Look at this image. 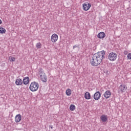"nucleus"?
Listing matches in <instances>:
<instances>
[{"mask_svg": "<svg viewBox=\"0 0 131 131\" xmlns=\"http://www.w3.org/2000/svg\"><path fill=\"white\" fill-rule=\"evenodd\" d=\"M106 52L102 50L100 52H98L95 53L92 57V59L90 60V63L92 66L97 67L100 65L102 63L103 60L105 59V54Z\"/></svg>", "mask_w": 131, "mask_h": 131, "instance_id": "nucleus-1", "label": "nucleus"}, {"mask_svg": "<svg viewBox=\"0 0 131 131\" xmlns=\"http://www.w3.org/2000/svg\"><path fill=\"white\" fill-rule=\"evenodd\" d=\"M38 88H39V84H38V83L34 81L31 83L29 89L31 92H36V91L38 90Z\"/></svg>", "mask_w": 131, "mask_h": 131, "instance_id": "nucleus-2", "label": "nucleus"}, {"mask_svg": "<svg viewBox=\"0 0 131 131\" xmlns=\"http://www.w3.org/2000/svg\"><path fill=\"white\" fill-rule=\"evenodd\" d=\"M108 59L110 61H115L117 59V54L114 52H111L108 55Z\"/></svg>", "mask_w": 131, "mask_h": 131, "instance_id": "nucleus-3", "label": "nucleus"}, {"mask_svg": "<svg viewBox=\"0 0 131 131\" xmlns=\"http://www.w3.org/2000/svg\"><path fill=\"white\" fill-rule=\"evenodd\" d=\"M83 9L84 11H89L91 7H92V4L91 3H88V2L84 3L83 5Z\"/></svg>", "mask_w": 131, "mask_h": 131, "instance_id": "nucleus-4", "label": "nucleus"}, {"mask_svg": "<svg viewBox=\"0 0 131 131\" xmlns=\"http://www.w3.org/2000/svg\"><path fill=\"white\" fill-rule=\"evenodd\" d=\"M93 98L94 100H96V101H98V100H99V99L101 98V93H100V92L99 91L96 92L94 94Z\"/></svg>", "mask_w": 131, "mask_h": 131, "instance_id": "nucleus-5", "label": "nucleus"}, {"mask_svg": "<svg viewBox=\"0 0 131 131\" xmlns=\"http://www.w3.org/2000/svg\"><path fill=\"white\" fill-rule=\"evenodd\" d=\"M103 96L105 99H109V98L111 97V92H110V90L105 91L103 94Z\"/></svg>", "mask_w": 131, "mask_h": 131, "instance_id": "nucleus-6", "label": "nucleus"}, {"mask_svg": "<svg viewBox=\"0 0 131 131\" xmlns=\"http://www.w3.org/2000/svg\"><path fill=\"white\" fill-rule=\"evenodd\" d=\"M126 90H127V87L126 86V85H120L119 86V90L120 91V92H121V93H124V92H125V91H126Z\"/></svg>", "mask_w": 131, "mask_h": 131, "instance_id": "nucleus-7", "label": "nucleus"}, {"mask_svg": "<svg viewBox=\"0 0 131 131\" xmlns=\"http://www.w3.org/2000/svg\"><path fill=\"white\" fill-rule=\"evenodd\" d=\"M57 40H58V35L53 34L51 36V41H52V42H56Z\"/></svg>", "mask_w": 131, "mask_h": 131, "instance_id": "nucleus-8", "label": "nucleus"}, {"mask_svg": "<svg viewBox=\"0 0 131 131\" xmlns=\"http://www.w3.org/2000/svg\"><path fill=\"white\" fill-rule=\"evenodd\" d=\"M105 36H106V34L104 32H101L97 35L98 38L100 39L105 38Z\"/></svg>", "mask_w": 131, "mask_h": 131, "instance_id": "nucleus-9", "label": "nucleus"}, {"mask_svg": "<svg viewBox=\"0 0 131 131\" xmlns=\"http://www.w3.org/2000/svg\"><path fill=\"white\" fill-rule=\"evenodd\" d=\"M22 118V116L20 114L16 115L15 117V121L17 123L18 122H20L21 121V119Z\"/></svg>", "mask_w": 131, "mask_h": 131, "instance_id": "nucleus-10", "label": "nucleus"}, {"mask_svg": "<svg viewBox=\"0 0 131 131\" xmlns=\"http://www.w3.org/2000/svg\"><path fill=\"white\" fill-rule=\"evenodd\" d=\"M100 119L102 122H106V121H108L107 115H102L100 116Z\"/></svg>", "mask_w": 131, "mask_h": 131, "instance_id": "nucleus-11", "label": "nucleus"}, {"mask_svg": "<svg viewBox=\"0 0 131 131\" xmlns=\"http://www.w3.org/2000/svg\"><path fill=\"white\" fill-rule=\"evenodd\" d=\"M15 84L16 85H22V84H23V81L20 78L16 79L15 80Z\"/></svg>", "mask_w": 131, "mask_h": 131, "instance_id": "nucleus-12", "label": "nucleus"}, {"mask_svg": "<svg viewBox=\"0 0 131 131\" xmlns=\"http://www.w3.org/2000/svg\"><path fill=\"white\" fill-rule=\"evenodd\" d=\"M40 78L42 82H47V81H48V77H47V75H46V74L41 76L40 77Z\"/></svg>", "mask_w": 131, "mask_h": 131, "instance_id": "nucleus-13", "label": "nucleus"}, {"mask_svg": "<svg viewBox=\"0 0 131 131\" xmlns=\"http://www.w3.org/2000/svg\"><path fill=\"white\" fill-rule=\"evenodd\" d=\"M23 83L24 84H28L29 83V77H25L23 80Z\"/></svg>", "mask_w": 131, "mask_h": 131, "instance_id": "nucleus-14", "label": "nucleus"}, {"mask_svg": "<svg viewBox=\"0 0 131 131\" xmlns=\"http://www.w3.org/2000/svg\"><path fill=\"white\" fill-rule=\"evenodd\" d=\"M84 98L86 100H90L91 99V94L89 92H86L84 94Z\"/></svg>", "mask_w": 131, "mask_h": 131, "instance_id": "nucleus-15", "label": "nucleus"}, {"mask_svg": "<svg viewBox=\"0 0 131 131\" xmlns=\"http://www.w3.org/2000/svg\"><path fill=\"white\" fill-rule=\"evenodd\" d=\"M38 72L39 75V77H40V76L46 75V73H45V72L43 71V70H42V69H39Z\"/></svg>", "mask_w": 131, "mask_h": 131, "instance_id": "nucleus-16", "label": "nucleus"}, {"mask_svg": "<svg viewBox=\"0 0 131 131\" xmlns=\"http://www.w3.org/2000/svg\"><path fill=\"white\" fill-rule=\"evenodd\" d=\"M0 33L1 34H4V33H6V29L3 28V27H0Z\"/></svg>", "mask_w": 131, "mask_h": 131, "instance_id": "nucleus-17", "label": "nucleus"}, {"mask_svg": "<svg viewBox=\"0 0 131 131\" xmlns=\"http://www.w3.org/2000/svg\"><path fill=\"white\" fill-rule=\"evenodd\" d=\"M71 93H72V91L69 89L67 90L66 91V94L67 96H70L71 95Z\"/></svg>", "mask_w": 131, "mask_h": 131, "instance_id": "nucleus-18", "label": "nucleus"}, {"mask_svg": "<svg viewBox=\"0 0 131 131\" xmlns=\"http://www.w3.org/2000/svg\"><path fill=\"white\" fill-rule=\"evenodd\" d=\"M70 110L71 111H74L75 110V105L74 104H71L70 106Z\"/></svg>", "mask_w": 131, "mask_h": 131, "instance_id": "nucleus-19", "label": "nucleus"}, {"mask_svg": "<svg viewBox=\"0 0 131 131\" xmlns=\"http://www.w3.org/2000/svg\"><path fill=\"white\" fill-rule=\"evenodd\" d=\"M36 47L37 49H41V43L40 42L37 43Z\"/></svg>", "mask_w": 131, "mask_h": 131, "instance_id": "nucleus-20", "label": "nucleus"}, {"mask_svg": "<svg viewBox=\"0 0 131 131\" xmlns=\"http://www.w3.org/2000/svg\"><path fill=\"white\" fill-rule=\"evenodd\" d=\"M16 61V58L14 57H11L10 58V62H15Z\"/></svg>", "mask_w": 131, "mask_h": 131, "instance_id": "nucleus-21", "label": "nucleus"}, {"mask_svg": "<svg viewBox=\"0 0 131 131\" xmlns=\"http://www.w3.org/2000/svg\"><path fill=\"white\" fill-rule=\"evenodd\" d=\"M127 59H129V60H131V53H129L127 55Z\"/></svg>", "mask_w": 131, "mask_h": 131, "instance_id": "nucleus-22", "label": "nucleus"}, {"mask_svg": "<svg viewBox=\"0 0 131 131\" xmlns=\"http://www.w3.org/2000/svg\"><path fill=\"white\" fill-rule=\"evenodd\" d=\"M75 48H78V46H77V45L74 46L73 47V49L74 50V49H75Z\"/></svg>", "mask_w": 131, "mask_h": 131, "instance_id": "nucleus-23", "label": "nucleus"}, {"mask_svg": "<svg viewBox=\"0 0 131 131\" xmlns=\"http://www.w3.org/2000/svg\"><path fill=\"white\" fill-rule=\"evenodd\" d=\"M124 54L125 55H126V54H127V51H125L124 52Z\"/></svg>", "mask_w": 131, "mask_h": 131, "instance_id": "nucleus-24", "label": "nucleus"}, {"mask_svg": "<svg viewBox=\"0 0 131 131\" xmlns=\"http://www.w3.org/2000/svg\"><path fill=\"white\" fill-rule=\"evenodd\" d=\"M49 127H50V128H53V125H50L49 126Z\"/></svg>", "mask_w": 131, "mask_h": 131, "instance_id": "nucleus-25", "label": "nucleus"}, {"mask_svg": "<svg viewBox=\"0 0 131 131\" xmlns=\"http://www.w3.org/2000/svg\"><path fill=\"white\" fill-rule=\"evenodd\" d=\"M2 23H3V21H2V19H0V25L2 24Z\"/></svg>", "mask_w": 131, "mask_h": 131, "instance_id": "nucleus-26", "label": "nucleus"}, {"mask_svg": "<svg viewBox=\"0 0 131 131\" xmlns=\"http://www.w3.org/2000/svg\"><path fill=\"white\" fill-rule=\"evenodd\" d=\"M102 92H104V90L102 89H101V92L102 93Z\"/></svg>", "mask_w": 131, "mask_h": 131, "instance_id": "nucleus-27", "label": "nucleus"}]
</instances>
